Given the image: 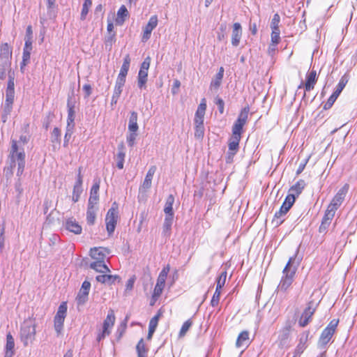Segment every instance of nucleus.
I'll list each match as a JSON object with an SVG mask.
<instances>
[{
	"instance_id": "f257e3e1",
	"label": "nucleus",
	"mask_w": 357,
	"mask_h": 357,
	"mask_svg": "<svg viewBox=\"0 0 357 357\" xmlns=\"http://www.w3.org/2000/svg\"><path fill=\"white\" fill-rule=\"evenodd\" d=\"M249 112L250 107L248 106L243 107L241 110L236 121L232 126V133L228 144L227 162L231 161L234 156L238 151L239 143L242 133L243 132V126L248 121Z\"/></svg>"
},
{
	"instance_id": "f03ea898",
	"label": "nucleus",
	"mask_w": 357,
	"mask_h": 357,
	"mask_svg": "<svg viewBox=\"0 0 357 357\" xmlns=\"http://www.w3.org/2000/svg\"><path fill=\"white\" fill-rule=\"evenodd\" d=\"M294 257H290L283 269V275L278 285L279 289L283 292L287 291L294 282V278L296 272V268H292L291 264L294 261Z\"/></svg>"
},
{
	"instance_id": "7ed1b4c3",
	"label": "nucleus",
	"mask_w": 357,
	"mask_h": 357,
	"mask_svg": "<svg viewBox=\"0 0 357 357\" xmlns=\"http://www.w3.org/2000/svg\"><path fill=\"white\" fill-rule=\"evenodd\" d=\"M36 324L30 319L24 321L21 328L20 337L24 346L32 344L36 339Z\"/></svg>"
},
{
	"instance_id": "20e7f679",
	"label": "nucleus",
	"mask_w": 357,
	"mask_h": 357,
	"mask_svg": "<svg viewBox=\"0 0 357 357\" xmlns=\"http://www.w3.org/2000/svg\"><path fill=\"white\" fill-rule=\"evenodd\" d=\"M295 202V197L294 195H287L284 202L282 203L280 210L277 211L272 220V223L275 226L278 227L284 222L283 217L287 213Z\"/></svg>"
},
{
	"instance_id": "39448f33",
	"label": "nucleus",
	"mask_w": 357,
	"mask_h": 357,
	"mask_svg": "<svg viewBox=\"0 0 357 357\" xmlns=\"http://www.w3.org/2000/svg\"><path fill=\"white\" fill-rule=\"evenodd\" d=\"M115 321L116 317L114 312L112 309H110L108 311L106 318L103 321L102 329L97 333L96 340L98 342L105 338L106 336L110 335L112 329L114 326Z\"/></svg>"
},
{
	"instance_id": "423d86ee",
	"label": "nucleus",
	"mask_w": 357,
	"mask_h": 357,
	"mask_svg": "<svg viewBox=\"0 0 357 357\" xmlns=\"http://www.w3.org/2000/svg\"><path fill=\"white\" fill-rule=\"evenodd\" d=\"M118 204L116 202H114L111 208L109 209L105 217L106 229L109 234L111 235L116 228L117 221L119 219L118 215Z\"/></svg>"
},
{
	"instance_id": "0eeeda50",
	"label": "nucleus",
	"mask_w": 357,
	"mask_h": 357,
	"mask_svg": "<svg viewBox=\"0 0 357 357\" xmlns=\"http://www.w3.org/2000/svg\"><path fill=\"white\" fill-rule=\"evenodd\" d=\"M10 155L13 160L16 159L17 160V174H22L25 167V153L24 151L18 152L17 142L15 139L12 140Z\"/></svg>"
},
{
	"instance_id": "6e6552de",
	"label": "nucleus",
	"mask_w": 357,
	"mask_h": 357,
	"mask_svg": "<svg viewBox=\"0 0 357 357\" xmlns=\"http://www.w3.org/2000/svg\"><path fill=\"white\" fill-rule=\"evenodd\" d=\"M339 319H334L323 330L319 339V342L321 345L326 346L330 342L336 331Z\"/></svg>"
},
{
	"instance_id": "1a4fd4ad",
	"label": "nucleus",
	"mask_w": 357,
	"mask_h": 357,
	"mask_svg": "<svg viewBox=\"0 0 357 357\" xmlns=\"http://www.w3.org/2000/svg\"><path fill=\"white\" fill-rule=\"evenodd\" d=\"M67 314V303L63 302L59 305L54 318V327L58 335H60L63 328V324Z\"/></svg>"
},
{
	"instance_id": "9d476101",
	"label": "nucleus",
	"mask_w": 357,
	"mask_h": 357,
	"mask_svg": "<svg viewBox=\"0 0 357 357\" xmlns=\"http://www.w3.org/2000/svg\"><path fill=\"white\" fill-rule=\"evenodd\" d=\"M317 307V304L314 301H310L307 303V307L304 309L298 321L300 326L305 327L311 321L312 317L316 312Z\"/></svg>"
},
{
	"instance_id": "9b49d317",
	"label": "nucleus",
	"mask_w": 357,
	"mask_h": 357,
	"mask_svg": "<svg viewBox=\"0 0 357 357\" xmlns=\"http://www.w3.org/2000/svg\"><path fill=\"white\" fill-rule=\"evenodd\" d=\"M349 185L348 183H345L335 195V196L331 199L328 206L333 208L335 210H337L339 207L343 203L345 197L349 191Z\"/></svg>"
},
{
	"instance_id": "f8f14e48",
	"label": "nucleus",
	"mask_w": 357,
	"mask_h": 357,
	"mask_svg": "<svg viewBox=\"0 0 357 357\" xmlns=\"http://www.w3.org/2000/svg\"><path fill=\"white\" fill-rule=\"evenodd\" d=\"M318 80V77L317 74V71L314 69L310 70V72L307 73L305 75V80L304 82H301L298 88L305 89V93L310 91L311 90L314 89L317 82ZM305 96V93L304 94Z\"/></svg>"
},
{
	"instance_id": "ddd939ff",
	"label": "nucleus",
	"mask_w": 357,
	"mask_h": 357,
	"mask_svg": "<svg viewBox=\"0 0 357 357\" xmlns=\"http://www.w3.org/2000/svg\"><path fill=\"white\" fill-rule=\"evenodd\" d=\"M151 64V58L147 56L142 63L138 73V86L140 89L144 88L147 82L148 71Z\"/></svg>"
},
{
	"instance_id": "4468645a",
	"label": "nucleus",
	"mask_w": 357,
	"mask_h": 357,
	"mask_svg": "<svg viewBox=\"0 0 357 357\" xmlns=\"http://www.w3.org/2000/svg\"><path fill=\"white\" fill-rule=\"evenodd\" d=\"M90 288V282L88 280H84L82 282V287L76 297V301L78 305H83L87 301Z\"/></svg>"
},
{
	"instance_id": "2eb2a0df",
	"label": "nucleus",
	"mask_w": 357,
	"mask_h": 357,
	"mask_svg": "<svg viewBox=\"0 0 357 357\" xmlns=\"http://www.w3.org/2000/svg\"><path fill=\"white\" fill-rule=\"evenodd\" d=\"M158 23V19L157 15H153L150 17L148 23L145 26L142 37L143 42L147 41L150 37L152 31L157 26Z\"/></svg>"
},
{
	"instance_id": "dca6fc26",
	"label": "nucleus",
	"mask_w": 357,
	"mask_h": 357,
	"mask_svg": "<svg viewBox=\"0 0 357 357\" xmlns=\"http://www.w3.org/2000/svg\"><path fill=\"white\" fill-rule=\"evenodd\" d=\"M337 210L333 208L328 206L324 215L322 218L321 223L319 226V231L322 232L327 229L328 227L330 225L331 220L335 216V212Z\"/></svg>"
},
{
	"instance_id": "f3484780",
	"label": "nucleus",
	"mask_w": 357,
	"mask_h": 357,
	"mask_svg": "<svg viewBox=\"0 0 357 357\" xmlns=\"http://www.w3.org/2000/svg\"><path fill=\"white\" fill-rule=\"evenodd\" d=\"M109 253V250L103 247L91 248L89 252L91 257L94 259V261H105L107 255Z\"/></svg>"
},
{
	"instance_id": "a211bd4d",
	"label": "nucleus",
	"mask_w": 357,
	"mask_h": 357,
	"mask_svg": "<svg viewBox=\"0 0 357 357\" xmlns=\"http://www.w3.org/2000/svg\"><path fill=\"white\" fill-rule=\"evenodd\" d=\"M82 176L81 174V168H79V172L77 174V179L73 186V195H72V199L74 203H76L77 202H78V200L79 199L80 195L82 192Z\"/></svg>"
},
{
	"instance_id": "6ab92c4d",
	"label": "nucleus",
	"mask_w": 357,
	"mask_h": 357,
	"mask_svg": "<svg viewBox=\"0 0 357 357\" xmlns=\"http://www.w3.org/2000/svg\"><path fill=\"white\" fill-rule=\"evenodd\" d=\"M100 179L95 181L90 190V197L89 199V206H95L99 200Z\"/></svg>"
},
{
	"instance_id": "aec40b11",
	"label": "nucleus",
	"mask_w": 357,
	"mask_h": 357,
	"mask_svg": "<svg viewBox=\"0 0 357 357\" xmlns=\"http://www.w3.org/2000/svg\"><path fill=\"white\" fill-rule=\"evenodd\" d=\"M308 337H309V331L304 332L300 339L299 342L298 343L295 351H294V356H300L301 355L307 347V341H308Z\"/></svg>"
},
{
	"instance_id": "412c9836",
	"label": "nucleus",
	"mask_w": 357,
	"mask_h": 357,
	"mask_svg": "<svg viewBox=\"0 0 357 357\" xmlns=\"http://www.w3.org/2000/svg\"><path fill=\"white\" fill-rule=\"evenodd\" d=\"M206 109V101L205 98H202L200 104L199 105L197 109L195 115V123L203 124L204 118Z\"/></svg>"
},
{
	"instance_id": "4be33fe9",
	"label": "nucleus",
	"mask_w": 357,
	"mask_h": 357,
	"mask_svg": "<svg viewBox=\"0 0 357 357\" xmlns=\"http://www.w3.org/2000/svg\"><path fill=\"white\" fill-rule=\"evenodd\" d=\"M155 171H156V167L155 165L151 166L149 169V170L146 173V175L145 176V178L143 181V183L142 184V185L139 188L140 190L146 192L147 190H149L151 188V183H152V179H153V175H154Z\"/></svg>"
},
{
	"instance_id": "5701e85b",
	"label": "nucleus",
	"mask_w": 357,
	"mask_h": 357,
	"mask_svg": "<svg viewBox=\"0 0 357 357\" xmlns=\"http://www.w3.org/2000/svg\"><path fill=\"white\" fill-rule=\"evenodd\" d=\"M242 36V28L241 25L238 22H236L233 24V29L231 33V45L234 47H237Z\"/></svg>"
},
{
	"instance_id": "b1692460",
	"label": "nucleus",
	"mask_w": 357,
	"mask_h": 357,
	"mask_svg": "<svg viewBox=\"0 0 357 357\" xmlns=\"http://www.w3.org/2000/svg\"><path fill=\"white\" fill-rule=\"evenodd\" d=\"M15 354V340L10 333L6 335L4 357H13Z\"/></svg>"
},
{
	"instance_id": "393cba45",
	"label": "nucleus",
	"mask_w": 357,
	"mask_h": 357,
	"mask_svg": "<svg viewBox=\"0 0 357 357\" xmlns=\"http://www.w3.org/2000/svg\"><path fill=\"white\" fill-rule=\"evenodd\" d=\"M130 59L129 54H127L123 60V63L121 66L120 72L119 73L117 79L118 81H121L126 82V77L128 74L129 68H130Z\"/></svg>"
},
{
	"instance_id": "a878e982",
	"label": "nucleus",
	"mask_w": 357,
	"mask_h": 357,
	"mask_svg": "<svg viewBox=\"0 0 357 357\" xmlns=\"http://www.w3.org/2000/svg\"><path fill=\"white\" fill-rule=\"evenodd\" d=\"M32 50V41L25 40L23 50L22 61L21 63V69L26 66L30 60L31 52Z\"/></svg>"
},
{
	"instance_id": "bb28decb",
	"label": "nucleus",
	"mask_w": 357,
	"mask_h": 357,
	"mask_svg": "<svg viewBox=\"0 0 357 357\" xmlns=\"http://www.w3.org/2000/svg\"><path fill=\"white\" fill-rule=\"evenodd\" d=\"M129 17V12L126 6L122 5L117 11L115 23L116 25L121 26L126 20Z\"/></svg>"
},
{
	"instance_id": "cd10ccee",
	"label": "nucleus",
	"mask_w": 357,
	"mask_h": 357,
	"mask_svg": "<svg viewBox=\"0 0 357 357\" xmlns=\"http://www.w3.org/2000/svg\"><path fill=\"white\" fill-rule=\"evenodd\" d=\"M162 313L159 311L149 321V332L147 335V339L149 340H151L154 332L158 324V321L160 317H161Z\"/></svg>"
},
{
	"instance_id": "c85d7f7f",
	"label": "nucleus",
	"mask_w": 357,
	"mask_h": 357,
	"mask_svg": "<svg viewBox=\"0 0 357 357\" xmlns=\"http://www.w3.org/2000/svg\"><path fill=\"white\" fill-rule=\"evenodd\" d=\"M250 343V333L248 331H241L236 339V347L241 348L244 346H248Z\"/></svg>"
},
{
	"instance_id": "c756f323",
	"label": "nucleus",
	"mask_w": 357,
	"mask_h": 357,
	"mask_svg": "<svg viewBox=\"0 0 357 357\" xmlns=\"http://www.w3.org/2000/svg\"><path fill=\"white\" fill-rule=\"evenodd\" d=\"M66 227L68 231L75 234H80L82 231L81 225L73 218L66 220Z\"/></svg>"
},
{
	"instance_id": "7c9ffc66",
	"label": "nucleus",
	"mask_w": 357,
	"mask_h": 357,
	"mask_svg": "<svg viewBox=\"0 0 357 357\" xmlns=\"http://www.w3.org/2000/svg\"><path fill=\"white\" fill-rule=\"evenodd\" d=\"M117 279H119V277L118 275H110L108 273L98 275L96 277V280L97 282H100L102 284H114Z\"/></svg>"
},
{
	"instance_id": "2f4dec72",
	"label": "nucleus",
	"mask_w": 357,
	"mask_h": 357,
	"mask_svg": "<svg viewBox=\"0 0 357 357\" xmlns=\"http://www.w3.org/2000/svg\"><path fill=\"white\" fill-rule=\"evenodd\" d=\"M90 267L96 272L101 273H109L110 269L105 264V261H94L90 265Z\"/></svg>"
},
{
	"instance_id": "473e14b6",
	"label": "nucleus",
	"mask_w": 357,
	"mask_h": 357,
	"mask_svg": "<svg viewBox=\"0 0 357 357\" xmlns=\"http://www.w3.org/2000/svg\"><path fill=\"white\" fill-rule=\"evenodd\" d=\"M305 185V183L303 180H298L290 188L289 191L291 193H289L288 195H294V197L296 198V197H298L302 192Z\"/></svg>"
},
{
	"instance_id": "72a5a7b5",
	"label": "nucleus",
	"mask_w": 357,
	"mask_h": 357,
	"mask_svg": "<svg viewBox=\"0 0 357 357\" xmlns=\"http://www.w3.org/2000/svg\"><path fill=\"white\" fill-rule=\"evenodd\" d=\"M125 84V82L116 80L115 86L114 89V93L112 97V104H116L122 92V89Z\"/></svg>"
},
{
	"instance_id": "f704fd0d",
	"label": "nucleus",
	"mask_w": 357,
	"mask_h": 357,
	"mask_svg": "<svg viewBox=\"0 0 357 357\" xmlns=\"http://www.w3.org/2000/svg\"><path fill=\"white\" fill-rule=\"evenodd\" d=\"M138 115L135 111L131 112L128 122V131L129 132H137L138 124H137Z\"/></svg>"
},
{
	"instance_id": "c9c22d12",
	"label": "nucleus",
	"mask_w": 357,
	"mask_h": 357,
	"mask_svg": "<svg viewBox=\"0 0 357 357\" xmlns=\"http://www.w3.org/2000/svg\"><path fill=\"white\" fill-rule=\"evenodd\" d=\"M169 271H170V265L169 264H167L165 266H164L157 278L156 284H158L160 285H162V286L165 287V282H166L168 273H169Z\"/></svg>"
},
{
	"instance_id": "e433bc0d",
	"label": "nucleus",
	"mask_w": 357,
	"mask_h": 357,
	"mask_svg": "<svg viewBox=\"0 0 357 357\" xmlns=\"http://www.w3.org/2000/svg\"><path fill=\"white\" fill-rule=\"evenodd\" d=\"M165 287L162 285H160L158 284H155V287L153 289V291L152 293L150 305H154L155 302L158 301V299L160 298L161 294H162V291L164 290Z\"/></svg>"
},
{
	"instance_id": "4c0bfd02",
	"label": "nucleus",
	"mask_w": 357,
	"mask_h": 357,
	"mask_svg": "<svg viewBox=\"0 0 357 357\" xmlns=\"http://www.w3.org/2000/svg\"><path fill=\"white\" fill-rule=\"evenodd\" d=\"M174 202V197L172 195H169L166 200L165 208H164V212L166 214V216H171L174 217V212H173V204Z\"/></svg>"
},
{
	"instance_id": "58836bf2",
	"label": "nucleus",
	"mask_w": 357,
	"mask_h": 357,
	"mask_svg": "<svg viewBox=\"0 0 357 357\" xmlns=\"http://www.w3.org/2000/svg\"><path fill=\"white\" fill-rule=\"evenodd\" d=\"M12 50L10 45L7 43H3L0 46V58L8 60L11 58Z\"/></svg>"
},
{
	"instance_id": "ea45409f",
	"label": "nucleus",
	"mask_w": 357,
	"mask_h": 357,
	"mask_svg": "<svg viewBox=\"0 0 357 357\" xmlns=\"http://www.w3.org/2000/svg\"><path fill=\"white\" fill-rule=\"evenodd\" d=\"M136 351L137 353V357H147L148 349L146 347L144 339L141 338L137 346Z\"/></svg>"
},
{
	"instance_id": "a19ab883",
	"label": "nucleus",
	"mask_w": 357,
	"mask_h": 357,
	"mask_svg": "<svg viewBox=\"0 0 357 357\" xmlns=\"http://www.w3.org/2000/svg\"><path fill=\"white\" fill-rule=\"evenodd\" d=\"M173 218L174 217L171 216L165 217L162 227V234H164V236H170Z\"/></svg>"
},
{
	"instance_id": "79ce46f5",
	"label": "nucleus",
	"mask_w": 357,
	"mask_h": 357,
	"mask_svg": "<svg viewBox=\"0 0 357 357\" xmlns=\"http://www.w3.org/2000/svg\"><path fill=\"white\" fill-rule=\"evenodd\" d=\"M75 120V110L74 106L70 105L68 103V118H67V128H73Z\"/></svg>"
},
{
	"instance_id": "37998d69",
	"label": "nucleus",
	"mask_w": 357,
	"mask_h": 357,
	"mask_svg": "<svg viewBox=\"0 0 357 357\" xmlns=\"http://www.w3.org/2000/svg\"><path fill=\"white\" fill-rule=\"evenodd\" d=\"M96 220V211L95 206H89L87 207L86 211V221L87 223L90 225H92L95 223Z\"/></svg>"
},
{
	"instance_id": "c03bdc74",
	"label": "nucleus",
	"mask_w": 357,
	"mask_h": 357,
	"mask_svg": "<svg viewBox=\"0 0 357 357\" xmlns=\"http://www.w3.org/2000/svg\"><path fill=\"white\" fill-rule=\"evenodd\" d=\"M224 75V68L223 67H220L219 68L218 73L215 75V79L214 81H212L211 83V87H214L215 89H218L221 84L222 77Z\"/></svg>"
},
{
	"instance_id": "a18cd8bd",
	"label": "nucleus",
	"mask_w": 357,
	"mask_h": 357,
	"mask_svg": "<svg viewBox=\"0 0 357 357\" xmlns=\"http://www.w3.org/2000/svg\"><path fill=\"white\" fill-rule=\"evenodd\" d=\"M92 6V0H84V2L82 5V9L80 14V19L82 20H84L86 17V15L89 11L90 8Z\"/></svg>"
},
{
	"instance_id": "49530a36",
	"label": "nucleus",
	"mask_w": 357,
	"mask_h": 357,
	"mask_svg": "<svg viewBox=\"0 0 357 357\" xmlns=\"http://www.w3.org/2000/svg\"><path fill=\"white\" fill-rule=\"evenodd\" d=\"M227 271L225 270L216 279V288L222 289L225 286L227 280Z\"/></svg>"
},
{
	"instance_id": "de8ad7c7",
	"label": "nucleus",
	"mask_w": 357,
	"mask_h": 357,
	"mask_svg": "<svg viewBox=\"0 0 357 357\" xmlns=\"http://www.w3.org/2000/svg\"><path fill=\"white\" fill-rule=\"evenodd\" d=\"M126 153L123 151V147L121 146V149L119 151L116 155V167L119 169H122L123 168L124 159H125Z\"/></svg>"
},
{
	"instance_id": "09e8293b",
	"label": "nucleus",
	"mask_w": 357,
	"mask_h": 357,
	"mask_svg": "<svg viewBox=\"0 0 357 357\" xmlns=\"http://www.w3.org/2000/svg\"><path fill=\"white\" fill-rule=\"evenodd\" d=\"M14 98H15V91H6L5 105L8 109L11 108L12 105L14 102Z\"/></svg>"
},
{
	"instance_id": "8fccbe9b",
	"label": "nucleus",
	"mask_w": 357,
	"mask_h": 357,
	"mask_svg": "<svg viewBox=\"0 0 357 357\" xmlns=\"http://www.w3.org/2000/svg\"><path fill=\"white\" fill-rule=\"evenodd\" d=\"M222 289L215 288V291L211 300V305L212 307H217L219 304Z\"/></svg>"
},
{
	"instance_id": "3c124183",
	"label": "nucleus",
	"mask_w": 357,
	"mask_h": 357,
	"mask_svg": "<svg viewBox=\"0 0 357 357\" xmlns=\"http://www.w3.org/2000/svg\"><path fill=\"white\" fill-rule=\"evenodd\" d=\"M347 82H348V80L346 77H344V76L342 77V78L340 79V81L336 86V89L333 92V93L337 95V96H339L340 93L342 92V91L345 87Z\"/></svg>"
},
{
	"instance_id": "603ef678",
	"label": "nucleus",
	"mask_w": 357,
	"mask_h": 357,
	"mask_svg": "<svg viewBox=\"0 0 357 357\" xmlns=\"http://www.w3.org/2000/svg\"><path fill=\"white\" fill-rule=\"evenodd\" d=\"M280 34V30H271V42H272V45H278L280 43L281 40Z\"/></svg>"
},
{
	"instance_id": "864d4df0",
	"label": "nucleus",
	"mask_w": 357,
	"mask_h": 357,
	"mask_svg": "<svg viewBox=\"0 0 357 357\" xmlns=\"http://www.w3.org/2000/svg\"><path fill=\"white\" fill-rule=\"evenodd\" d=\"M204 128L203 124L195 123V137L197 139H202L204 136Z\"/></svg>"
},
{
	"instance_id": "5fc2aeb1",
	"label": "nucleus",
	"mask_w": 357,
	"mask_h": 357,
	"mask_svg": "<svg viewBox=\"0 0 357 357\" xmlns=\"http://www.w3.org/2000/svg\"><path fill=\"white\" fill-rule=\"evenodd\" d=\"M192 321L190 319L185 321L183 324V325L180 329L179 336L183 337L186 334L188 331L190 329V328L192 326Z\"/></svg>"
},
{
	"instance_id": "6e6d98bb",
	"label": "nucleus",
	"mask_w": 357,
	"mask_h": 357,
	"mask_svg": "<svg viewBox=\"0 0 357 357\" xmlns=\"http://www.w3.org/2000/svg\"><path fill=\"white\" fill-rule=\"evenodd\" d=\"M280 22V17L279 14L278 13L274 14V15L271 20V30H275V31L280 30V28H279Z\"/></svg>"
},
{
	"instance_id": "4d7b16f0",
	"label": "nucleus",
	"mask_w": 357,
	"mask_h": 357,
	"mask_svg": "<svg viewBox=\"0 0 357 357\" xmlns=\"http://www.w3.org/2000/svg\"><path fill=\"white\" fill-rule=\"evenodd\" d=\"M337 97L338 96L337 95H335L333 93L331 94V96L328 98L326 104L324 105V109H330L333 106V105L334 104L335 100H337Z\"/></svg>"
},
{
	"instance_id": "13d9d810",
	"label": "nucleus",
	"mask_w": 357,
	"mask_h": 357,
	"mask_svg": "<svg viewBox=\"0 0 357 357\" xmlns=\"http://www.w3.org/2000/svg\"><path fill=\"white\" fill-rule=\"evenodd\" d=\"M116 40V33L113 32L110 36H109L105 40V44L106 47H109V50H111L113 43Z\"/></svg>"
},
{
	"instance_id": "bf43d9fd",
	"label": "nucleus",
	"mask_w": 357,
	"mask_h": 357,
	"mask_svg": "<svg viewBox=\"0 0 357 357\" xmlns=\"http://www.w3.org/2000/svg\"><path fill=\"white\" fill-rule=\"evenodd\" d=\"M5 230L6 225L5 222L0 224V248H3L5 241Z\"/></svg>"
},
{
	"instance_id": "052dcab7",
	"label": "nucleus",
	"mask_w": 357,
	"mask_h": 357,
	"mask_svg": "<svg viewBox=\"0 0 357 357\" xmlns=\"http://www.w3.org/2000/svg\"><path fill=\"white\" fill-rule=\"evenodd\" d=\"M136 137L137 132H130V134L127 136V142L130 146L134 145Z\"/></svg>"
},
{
	"instance_id": "680f3d73",
	"label": "nucleus",
	"mask_w": 357,
	"mask_h": 357,
	"mask_svg": "<svg viewBox=\"0 0 357 357\" xmlns=\"http://www.w3.org/2000/svg\"><path fill=\"white\" fill-rule=\"evenodd\" d=\"M6 91H15V79L14 77L9 75Z\"/></svg>"
},
{
	"instance_id": "e2e57ef3",
	"label": "nucleus",
	"mask_w": 357,
	"mask_h": 357,
	"mask_svg": "<svg viewBox=\"0 0 357 357\" xmlns=\"http://www.w3.org/2000/svg\"><path fill=\"white\" fill-rule=\"evenodd\" d=\"M61 137V130L58 128H54L52 132V137L53 138L52 141L59 142Z\"/></svg>"
},
{
	"instance_id": "0e129e2a",
	"label": "nucleus",
	"mask_w": 357,
	"mask_h": 357,
	"mask_svg": "<svg viewBox=\"0 0 357 357\" xmlns=\"http://www.w3.org/2000/svg\"><path fill=\"white\" fill-rule=\"evenodd\" d=\"M215 104L218 107V109H219L220 113V114H223L224 113V109H225V103H224L223 100L221 99L220 98L217 97L216 99H215Z\"/></svg>"
},
{
	"instance_id": "69168bd1",
	"label": "nucleus",
	"mask_w": 357,
	"mask_h": 357,
	"mask_svg": "<svg viewBox=\"0 0 357 357\" xmlns=\"http://www.w3.org/2000/svg\"><path fill=\"white\" fill-rule=\"evenodd\" d=\"M72 130H73V128H67V130H66L65 136H64L63 145L65 146H68V142H69V140L71 137L72 133H73Z\"/></svg>"
},
{
	"instance_id": "338daca9",
	"label": "nucleus",
	"mask_w": 357,
	"mask_h": 357,
	"mask_svg": "<svg viewBox=\"0 0 357 357\" xmlns=\"http://www.w3.org/2000/svg\"><path fill=\"white\" fill-rule=\"evenodd\" d=\"M220 29L221 31V33H219L218 34L217 38L219 41H222V40H225L226 38V34H225L226 26L225 25H222L220 26Z\"/></svg>"
},
{
	"instance_id": "774afa93",
	"label": "nucleus",
	"mask_w": 357,
	"mask_h": 357,
	"mask_svg": "<svg viewBox=\"0 0 357 357\" xmlns=\"http://www.w3.org/2000/svg\"><path fill=\"white\" fill-rule=\"evenodd\" d=\"M135 281V276L131 277L126 282V289L128 291L132 290L133 288V286H134Z\"/></svg>"
}]
</instances>
